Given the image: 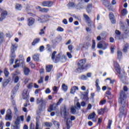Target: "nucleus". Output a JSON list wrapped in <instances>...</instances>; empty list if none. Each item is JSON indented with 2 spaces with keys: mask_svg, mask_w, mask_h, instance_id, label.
<instances>
[{
  "mask_svg": "<svg viewBox=\"0 0 129 129\" xmlns=\"http://www.w3.org/2000/svg\"><path fill=\"white\" fill-rule=\"evenodd\" d=\"M22 95L23 98L24 99H28V98H29V92H28V91L27 90H24Z\"/></svg>",
  "mask_w": 129,
  "mask_h": 129,
  "instance_id": "nucleus-18",
  "label": "nucleus"
},
{
  "mask_svg": "<svg viewBox=\"0 0 129 129\" xmlns=\"http://www.w3.org/2000/svg\"><path fill=\"white\" fill-rule=\"evenodd\" d=\"M40 42V38H36L34 40L33 42L32 43V46H35L36 44H38Z\"/></svg>",
  "mask_w": 129,
  "mask_h": 129,
  "instance_id": "nucleus-31",
  "label": "nucleus"
},
{
  "mask_svg": "<svg viewBox=\"0 0 129 129\" xmlns=\"http://www.w3.org/2000/svg\"><path fill=\"white\" fill-rule=\"evenodd\" d=\"M127 49H128V44H126L123 48V52H127Z\"/></svg>",
  "mask_w": 129,
  "mask_h": 129,
  "instance_id": "nucleus-45",
  "label": "nucleus"
},
{
  "mask_svg": "<svg viewBox=\"0 0 129 129\" xmlns=\"http://www.w3.org/2000/svg\"><path fill=\"white\" fill-rule=\"evenodd\" d=\"M92 6L93 4L92 3H90L87 6V8H86V11L87 12V13H88L89 14L91 13V9H92Z\"/></svg>",
  "mask_w": 129,
  "mask_h": 129,
  "instance_id": "nucleus-19",
  "label": "nucleus"
},
{
  "mask_svg": "<svg viewBox=\"0 0 129 129\" xmlns=\"http://www.w3.org/2000/svg\"><path fill=\"white\" fill-rule=\"evenodd\" d=\"M57 51H54L51 54V59L54 62V63H58L60 61V56H61V53H58L57 55Z\"/></svg>",
  "mask_w": 129,
  "mask_h": 129,
  "instance_id": "nucleus-4",
  "label": "nucleus"
},
{
  "mask_svg": "<svg viewBox=\"0 0 129 129\" xmlns=\"http://www.w3.org/2000/svg\"><path fill=\"white\" fill-rule=\"evenodd\" d=\"M8 16V12L5 11H3L1 14V17L0 18V21L1 22H3L5 19H6V17Z\"/></svg>",
  "mask_w": 129,
  "mask_h": 129,
  "instance_id": "nucleus-14",
  "label": "nucleus"
},
{
  "mask_svg": "<svg viewBox=\"0 0 129 129\" xmlns=\"http://www.w3.org/2000/svg\"><path fill=\"white\" fill-rule=\"evenodd\" d=\"M75 6V4H74V3H69L67 5V7L69 8V9H70V8H73V7Z\"/></svg>",
  "mask_w": 129,
  "mask_h": 129,
  "instance_id": "nucleus-43",
  "label": "nucleus"
},
{
  "mask_svg": "<svg viewBox=\"0 0 129 129\" xmlns=\"http://www.w3.org/2000/svg\"><path fill=\"white\" fill-rule=\"evenodd\" d=\"M67 55L68 56V58H69V59H71V58H72V54H71V53L69 52H67Z\"/></svg>",
  "mask_w": 129,
  "mask_h": 129,
  "instance_id": "nucleus-59",
  "label": "nucleus"
},
{
  "mask_svg": "<svg viewBox=\"0 0 129 129\" xmlns=\"http://www.w3.org/2000/svg\"><path fill=\"white\" fill-rule=\"evenodd\" d=\"M126 96L123 91L120 92V98L119 99V102L121 105L120 107L124 108L126 106Z\"/></svg>",
  "mask_w": 129,
  "mask_h": 129,
  "instance_id": "nucleus-2",
  "label": "nucleus"
},
{
  "mask_svg": "<svg viewBox=\"0 0 129 129\" xmlns=\"http://www.w3.org/2000/svg\"><path fill=\"white\" fill-rule=\"evenodd\" d=\"M15 57H11L10 54V63L12 65V64H14V58Z\"/></svg>",
  "mask_w": 129,
  "mask_h": 129,
  "instance_id": "nucleus-51",
  "label": "nucleus"
},
{
  "mask_svg": "<svg viewBox=\"0 0 129 129\" xmlns=\"http://www.w3.org/2000/svg\"><path fill=\"white\" fill-rule=\"evenodd\" d=\"M121 14L122 16H125L126 15H127V10H126V9H123L121 12Z\"/></svg>",
  "mask_w": 129,
  "mask_h": 129,
  "instance_id": "nucleus-34",
  "label": "nucleus"
},
{
  "mask_svg": "<svg viewBox=\"0 0 129 129\" xmlns=\"http://www.w3.org/2000/svg\"><path fill=\"white\" fill-rule=\"evenodd\" d=\"M37 116H36V121H39V119H40V118H41V116H40V114H41V113H39V114H38L37 113Z\"/></svg>",
  "mask_w": 129,
  "mask_h": 129,
  "instance_id": "nucleus-62",
  "label": "nucleus"
},
{
  "mask_svg": "<svg viewBox=\"0 0 129 129\" xmlns=\"http://www.w3.org/2000/svg\"><path fill=\"white\" fill-rule=\"evenodd\" d=\"M68 49L69 50H70V51L71 52V53H72V50H73V46H72V45H69Z\"/></svg>",
  "mask_w": 129,
  "mask_h": 129,
  "instance_id": "nucleus-55",
  "label": "nucleus"
},
{
  "mask_svg": "<svg viewBox=\"0 0 129 129\" xmlns=\"http://www.w3.org/2000/svg\"><path fill=\"white\" fill-rule=\"evenodd\" d=\"M61 87H62V90H63V91H64L65 92H66V91L68 89V87H67V86H66V85H65V84H63L62 85Z\"/></svg>",
  "mask_w": 129,
  "mask_h": 129,
  "instance_id": "nucleus-36",
  "label": "nucleus"
},
{
  "mask_svg": "<svg viewBox=\"0 0 129 129\" xmlns=\"http://www.w3.org/2000/svg\"><path fill=\"white\" fill-rule=\"evenodd\" d=\"M96 83V90L97 91V92H99L100 91V87L99 86V85H98V83H99V80L97 79L95 82Z\"/></svg>",
  "mask_w": 129,
  "mask_h": 129,
  "instance_id": "nucleus-23",
  "label": "nucleus"
},
{
  "mask_svg": "<svg viewBox=\"0 0 129 129\" xmlns=\"http://www.w3.org/2000/svg\"><path fill=\"white\" fill-rule=\"evenodd\" d=\"M127 111L125 108L120 107V116L121 115H126Z\"/></svg>",
  "mask_w": 129,
  "mask_h": 129,
  "instance_id": "nucleus-15",
  "label": "nucleus"
},
{
  "mask_svg": "<svg viewBox=\"0 0 129 129\" xmlns=\"http://www.w3.org/2000/svg\"><path fill=\"white\" fill-rule=\"evenodd\" d=\"M63 101V98H60V99L58 100V102L57 103H55L57 105H60V103H62V102Z\"/></svg>",
  "mask_w": 129,
  "mask_h": 129,
  "instance_id": "nucleus-50",
  "label": "nucleus"
},
{
  "mask_svg": "<svg viewBox=\"0 0 129 129\" xmlns=\"http://www.w3.org/2000/svg\"><path fill=\"white\" fill-rule=\"evenodd\" d=\"M52 69H53L52 65H47L46 66V71L48 73L51 72Z\"/></svg>",
  "mask_w": 129,
  "mask_h": 129,
  "instance_id": "nucleus-24",
  "label": "nucleus"
},
{
  "mask_svg": "<svg viewBox=\"0 0 129 129\" xmlns=\"http://www.w3.org/2000/svg\"><path fill=\"white\" fill-rule=\"evenodd\" d=\"M5 120H9L10 121L13 120V112L12 111V109L10 108L7 110Z\"/></svg>",
  "mask_w": 129,
  "mask_h": 129,
  "instance_id": "nucleus-5",
  "label": "nucleus"
},
{
  "mask_svg": "<svg viewBox=\"0 0 129 129\" xmlns=\"http://www.w3.org/2000/svg\"><path fill=\"white\" fill-rule=\"evenodd\" d=\"M110 50L111 53H112V54H113V52H114V46L111 45L110 47Z\"/></svg>",
  "mask_w": 129,
  "mask_h": 129,
  "instance_id": "nucleus-60",
  "label": "nucleus"
},
{
  "mask_svg": "<svg viewBox=\"0 0 129 129\" xmlns=\"http://www.w3.org/2000/svg\"><path fill=\"white\" fill-rule=\"evenodd\" d=\"M86 63V59H83L80 60L78 62V67L80 70L84 69V66Z\"/></svg>",
  "mask_w": 129,
  "mask_h": 129,
  "instance_id": "nucleus-8",
  "label": "nucleus"
},
{
  "mask_svg": "<svg viewBox=\"0 0 129 129\" xmlns=\"http://www.w3.org/2000/svg\"><path fill=\"white\" fill-rule=\"evenodd\" d=\"M123 31L125 34H129V29L125 28L124 26H123Z\"/></svg>",
  "mask_w": 129,
  "mask_h": 129,
  "instance_id": "nucleus-42",
  "label": "nucleus"
},
{
  "mask_svg": "<svg viewBox=\"0 0 129 129\" xmlns=\"http://www.w3.org/2000/svg\"><path fill=\"white\" fill-rule=\"evenodd\" d=\"M103 1V4L105 7H109V1L107 0H102Z\"/></svg>",
  "mask_w": 129,
  "mask_h": 129,
  "instance_id": "nucleus-35",
  "label": "nucleus"
},
{
  "mask_svg": "<svg viewBox=\"0 0 129 129\" xmlns=\"http://www.w3.org/2000/svg\"><path fill=\"white\" fill-rule=\"evenodd\" d=\"M60 115L61 117L67 120L66 123V125L64 127L67 129H70L71 126H72V120H75V116H71V120L69 119V112L67 111V107H66V106H63L61 108Z\"/></svg>",
  "mask_w": 129,
  "mask_h": 129,
  "instance_id": "nucleus-1",
  "label": "nucleus"
},
{
  "mask_svg": "<svg viewBox=\"0 0 129 129\" xmlns=\"http://www.w3.org/2000/svg\"><path fill=\"white\" fill-rule=\"evenodd\" d=\"M114 66L116 71H117V73L119 74L118 76L120 78H122V76H123V74L120 73V67H119V64L116 61L114 62Z\"/></svg>",
  "mask_w": 129,
  "mask_h": 129,
  "instance_id": "nucleus-6",
  "label": "nucleus"
},
{
  "mask_svg": "<svg viewBox=\"0 0 129 129\" xmlns=\"http://www.w3.org/2000/svg\"><path fill=\"white\" fill-rule=\"evenodd\" d=\"M20 78H19L18 76H16L14 79V82L15 83H18V82H19V80Z\"/></svg>",
  "mask_w": 129,
  "mask_h": 129,
  "instance_id": "nucleus-56",
  "label": "nucleus"
},
{
  "mask_svg": "<svg viewBox=\"0 0 129 129\" xmlns=\"http://www.w3.org/2000/svg\"><path fill=\"white\" fill-rule=\"evenodd\" d=\"M5 41V36H4V34L3 33L0 32V44L3 43Z\"/></svg>",
  "mask_w": 129,
  "mask_h": 129,
  "instance_id": "nucleus-28",
  "label": "nucleus"
},
{
  "mask_svg": "<svg viewBox=\"0 0 129 129\" xmlns=\"http://www.w3.org/2000/svg\"><path fill=\"white\" fill-rule=\"evenodd\" d=\"M0 113L2 115H5V113H6V109H2L0 110Z\"/></svg>",
  "mask_w": 129,
  "mask_h": 129,
  "instance_id": "nucleus-57",
  "label": "nucleus"
},
{
  "mask_svg": "<svg viewBox=\"0 0 129 129\" xmlns=\"http://www.w3.org/2000/svg\"><path fill=\"white\" fill-rule=\"evenodd\" d=\"M22 67H24L23 69V72L25 75L26 76H28V75L30 74V69L25 67V62H22Z\"/></svg>",
  "mask_w": 129,
  "mask_h": 129,
  "instance_id": "nucleus-11",
  "label": "nucleus"
},
{
  "mask_svg": "<svg viewBox=\"0 0 129 129\" xmlns=\"http://www.w3.org/2000/svg\"><path fill=\"white\" fill-rule=\"evenodd\" d=\"M17 48H18V44L13 43L12 44V46L11 48V57H16V54L15 53V52H16V51L17 50Z\"/></svg>",
  "mask_w": 129,
  "mask_h": 129,
  "instance_id": "nucleus-7",
  "label": "nucleus"
},
{
  "mask_svg": "<svg viewBox=\"0 0 129 129\" xmlns=\"http://www.w3.org/2000/svg\"><path fill=\"white\" fill-rule=\"evenodd\" d=\"M11 82V78H9L8 79H5L4 82H3V86L4 87H6L9 83Z\"/></svg>",
  "mask_w": 129,
  "mask_h": 129,
  "instance_id": "nucleus-20",
  "label": "nucleus"
},
{
  "mask_svg": "<svg viewBox=\"0 0 129 129\" xmlns=\"http://www.w3.org/2000/svg\"><path fill=\"white\" fill-rule=\"evenodd\" d=\"M53 90L54 93H57V92L58 91V87L57 86L53 87Z\"/></svg>",
  "mask_w": 129,
  "mask_h": 129,
  "instance_id": "nucleus-54",
  "label": "nucleus"
},
{
  "mask_svg": "<svg viewBox=\"0 0 129 129\" xmlns=\"http://www.w3.org/2000/svg\"><path fill=\"white\" fill-rule=\"evenodd\" d=\"M22 8H23V7L21 4H17L15 6V9L16 11H22Z\"/></svg>",
  "mask_w": 129,
  "mask_h": 129,
  "instance_id": "nucleus-27",
  "label": "nucleus"
},
{
  "mask_svg": "<svg viewBox=\"0 0 129 129\" xmlns=\"http://www.w3.org/2000/svg\"><path fill=\"white\" fill-rule=\"evenodd\" d=\"M40 11L41 13H48L50 10L49 8H42Z\"/></svg>",
  "mask_w": 129,
  "mask_h": 129,
  "instance_id": "nucleus-38",
  "label": "nucleus"
},
{
  "mask_svg": "<svg viewBox=\"0 0 129 129\" xmlns=\"http://www.w3.org/2000/svg\"><path fill=\"white\" fill-rule=\"evenodd\" d=\"M111 123H112V121H111V120H109L108 122V126L107 127V128L110 129V126H111Z\"/></svg>",
  "mask_w": 129,
  "mask_h": 129,
  "instance_id": "nucleus-49",
  "label": "nucleus"
},
{
  "mask_svg": "<svg viewBox=\"0 0 129 129\" xmlns=\"http://www.w3.org/2000/svg\"><path fill=\"white\" fill-rule=\"evenodd\" d=\"M106 80H108L109 83H110L111 84H113L115 81L114 80H110V79L109 78H107Z\"/></svg>",
  "mask_w": 129,
  "mask_h": 129,
  "instance_id": "nucleus-53",
  "label": "nucleus"
},
{
  "mask_svg": "<svg viewBox=\"0 0 129 129\" xmlns=\"http://www.w3.org/2000/svg\"><path fill=\"white\" fill-rule=\"evenodd\" d=\"M109 18L112 24H115V20L114 19V15L113 13L109 14Z\"/></svg>",
  "mask_w": 129,
  "mask_h": 129,
  "instance_id": "nucleus-22",
  "label": "nucleus"
},
{
  "mask_svg": "<svg viewBox=\"0 0 129 129\" xmlns=\"http://www.w3.org/2000/svg\"><path fill=\"white\" fill-rule=\"evenodd\" d=\"M34 23H35V19L33 18H30L28 19V26H33Z\"/></svg>",
  "mask_w": 129,
  "mask_h": 129,
  "instance_id": "nucleus-16",
  "label": "nucleus"
},
{
  "mask_svg": "<svg viewBox=\"0 0 129 129\" xmlns=\"http://www.w3.org/2000/svg\"><path fill=\"white\" fill-rule=\"evenodd\" d=\"M14 113L16 115H18V114H19V113H20V111H19V110L18 109V108H17L16 106H15L14 107Z\"/></svg>",
  "mask_w": 129,
  "mask_h": 129,
  "instance_id": "nucleus-33",
  "label": "nucleus"
},
{
  "mask_svg": "<svg viewBox=\"0 0 129 129\" xmlns=\"http://www.w3.org/2000/svg\"><path fill=\"white\" fill-rule=\"evenodd\" d=\"M96 115L95 112H93V113H91L88 117V119H92V118H94Z\"/></svg>",
  "mask_w": 129,
  "mask_h": 129,
  "instance_id": "nucleus-26",
  "label": "nucleus"
},
{
  "mask_svg": "<svg viewBox=\"0 0 129 129\" xmlns=\"http://www.w3.org/2000/svg\"><path fill=\"white\" fill-rule=\"evenodd\" d=\"M53 124L55 125V126H56L57 129L59 128L60 126V123H59V122H57L56 121H54Z\"/></svg>",
  "mask_w": 129,
  "mask_h": 129,
  "instance_id": "nucleus-39",
  "label": "nucleus"
},
{
  "mask_svg": "<svg viewBox=\"0 0 129 129\" xmlns=\"http://www.w3.org/2000/svg\"><path fill=\"white\" fill-rule=\"evenodd\" d=\"M66 56L65 55H62L61 56H60L59 57V61H61V62H66Z\"/></svg>",
  "mask_w": 129,
  "mask_h": 129,
  "instance_id": "nucleus-29",
  "label": "nucleus"
},
{
  "mask_svg": "<svg viewBox=\"0 0 129 129\" xmlns=\"http://www.w3.org/2000/svg\"><path fill=\"white\" fill-rule=\"evenodd\" d=\"M45 93L46 94H49V93H51V90H50V89L49 88H47L45 91Z\"/></svg>",
  "mask_w": 129,
  "mask_h": 129,
  "instance_id": "nucleus-58",
  "label": "nucleus"
},
{
  "mask_svg": "<svg viewBox=\"0 0 129 129\" xmlns=\"http://www.w3.org/2000/svg\"><path fill=\"white\" fill-rule=\"evenodd\" d=\"M35 9L36 10H38L40 12L42 11V8L39 6H36Z\"/></svg>",
  "mask_w": 129,
  "mask_h": 129,
  "instance_id": "nucleus-64",
  "label": "nucleus"
},
{
  "mask_svg": "<svg viewBox=\"0 0 129 129\" xmlns=\"http://www.w3.org/2000/svg\"><path fill=\"white\" fill-rule=\"evenodd\" d=\"M104 111H105L104 109H100L98 110V114L102 115L103 113H104Z\"/></svg>",
  "mask_w": 129,
  "mask_h": 129,
  "instance_id": "nucleus-40",
  "label": "nucleus"
},
{
  "mask_svg": "<svg viewBox=\"0 0 129 129\" xmlns=\"http://www.w3.org/2000/svg\"><path fill=\"white\" fill-rule=\"evenodd\" d=\"M57 106L58 105L56 103L51 105L49 108L48 109V111L51 112V111H53V110H56V109H57V107H58Z\"/></svg>",
  "mask_w": 129,
  "mask_h": 129,
  "instance_id": "nucleus-13",
  "label": "nucleus"
},
{
  "mask_svg": "<svg viewBox=\"0 0 129 129\" xmlns=\"http://www.w3.org/2000/svg\"><path fill=\"white\" fill-rule=\"evenodd\" d=\"M41 128V125H40V122L39 121H36V129Z\"/></svg>",
  "mask_w": 129,
  "mask_h": 129,
  "instance_id": "nucleus-47",
  "label": "nucleus"
},
{
  "mask_svg": "<svg viewBox=\"0 0 129 129\" xmlns=\"http://www.w3.org/2000/svg\"><path fill=\"white\" fill-rule=\"evenodd\" d=\"M44 124L46 127H51V126L53 125V124L51 122H45L44 123Z\"/></svg>",
  "mask_w": 129,
  "mask_h": 129,
  "instance_id": "nucleus-32",
  "label": "nucleus"
},
{
  "mask_svg": "<svg viewBox=\"0 0 129 129\" xmlns=\"http://www.w3.org/2000/svg\"><path fill=\"white\" fill-rule=\"evenodd\" d=\"M79 88H78V87L74 86L71 88L70 92L71 94H74L76 92V90H79Z\"/></svg>",
  "mask_w": 129,
  "mask_h": 129,
  "instance_id": "nucleus-21",
  "label": "nucleus"
},
{
  "mask_svg": "<svg viewBox=\"0 0 129 129\" xmlns=\"http://www.w3.org/2000/svg\"><path fill=\"white\" fill-rule=\"evenodd\" d=\"M80 78L82 80H86L87 79V77H86V76L82 75L80 77Z\"/></svg>",
  "mask_w": 129,
  "mask_h": 129,
  "instance_id": "nucleus-52",
  "label": "nucleus"
},
{
  "mask_svg": "<svg viewBox=\"0 0 129 129\" xmlns=\"http://www.w3.org/2000/svg\"><path fill=\"white\" fill-rule=\"evenodd\" d=\"M57 32H64V29L60 26H58L56 29Z\"/></svg>",
  "mask_w": 129,
  "mask_h": 129,
  "instance_id": "nucleus-46",
  "label": "nucleus"
},
{
  "mask_svg": "<svg viewBox=\"0 0 129 129\" xmlns=\"http://www.w3.org/2000/svg\"><path fill=\"white\" fill-rule=\"evenodd\" d=\"M4 74L6 77H9V75H10V73L9 72V71H8L7 69H5L4 70Z\"/></svg>",
  "mask_w": 129,
  "mask_h": 129,
  "instance_id": "nucleus-41",
  "label": "nucleus"
},
{
  "mask_svg": "<svg viewBox=\"0 0 129 129\" xmlns=\"http://www.w3.org/2000/svg\"><path fill=\"white\" fill-rule=\"evenodd\" d=\"M41 6L46 8H51L53 6V2L44 1L41 2Z\"/></svg>",
  "mask_w": 129,
  "mask_h": 129,
  "instance_id": "nucleus-9",
  "label": "nucleus"
},
{
  "mask_svg": "<svg viewBox=\"0 0 129 129\" xmlns=\"http://www.w3.org/2000/svg\"><path fill=\"white\" fill-rule=\"evenodd\" d=\"M32 87H33V83H31L27 85V88H28L29 89H31Z\"/></svg>",
  "mask_w": 129,
  "mask_h": 129,
  "instance_id": "nucleus-63",
  "label": "nucleus"
},
{
  "mask_svg": "<svg viewBox=\"0 0 129 129\" xmlns=\"http://www.w3.org/2000/svg\"><path fill=\"white\" fill-rule=\"evenodd\" d=\"M71 112L73 114H75V113L76 112V106H72L71 107Z\"/></svg>",
  "mask_w": 129,
  "mask_h": 129,
  "instance_id": "nucleus-30",
  "label": "nucleus"
},
{
  "mask_svg": "<svg viewBox=\"0 0 129 129\" xmlns=\"http://www.w3.org/2000/svg\"><path fill=\"white\" fill-rule=\"evenodd\" d=\"M43 77H40L39 80L38 81V83L40 84L41 83H43Z\"/></svg>",
  "mask_w": 129,
  "mask_h": 129,
  "instance_id": "nucleus-61",
  "label": "nucleus"
},
{
  "mask_svg": "<svg viewBox=\"0 0 129 129\" xmlns=\"http://www.w3.org/2000/svg\"><path fill=\"white\" fill-rule=\"evenodd\" d=\"M36 102L37 104H44V100L43 99L37 98L36 100Z\"/></svg>",
  "mask_w": 129,
  "mask_h": 129,
  "instance_id": "nucleus-25",
  "label": "nucleus"
},
{
  "mask_svg": "<svg viewBox=\"0 0 129 129\" xmlns=\"http://www.w3.org/2000/svg\"><path fill=\"white\" fill-rule=\"evenodd\" d=\"M44 30H46V27H44L43 29L40 30L39 35H43V34H45V31H44Z\"/></svg>",
  "mask_w": 129,
  "mask_h": 129,
  "instance_id": "nucleus-48",
  "label": "nucleus"
},
{
  "mask_svg": "<svg viewBox=\"0 0 129 129\" xmlns=\"http://www.w3.org/2000/svg\"><path fill=\"white\" fill-rule=\"evenodd\" d=\"M50 18H51V16L49 15H42L40 17H38L37 21L39 23H47V22H49Z\"/></svg>",
  "mask_w": 129,
  "mask_h": 129,
  "instance_id": "nucleus-3",
  "label": "nucleus"
},
{
  "mask_svg": "<svg viewBox=\"0 0 129 129\" xmlns=\"http://www.w3.org/2000/svg\"><path fill=\"white\" fill-rule=\"evenodd\" d=\"M39 56H40V54L35 53L33 55L32 58L33 59L34 61H35V62H38V61L40 60V58L39 57Z\"/></svg>",
  "mask_w": 129,
  "mask_h": 129,
  "instance_id": "nucleus-17",
  "label": "nucleus"
},
{
  "mask_svg": "<svg viewBox=\"0 0 129 129\" xmlns=\"http://www.w3.org/2000/svg\"><path fill=\"white\" fill-rule=\"evenodd\" d=\"M46 105L45 104H41L38 106V110L37 111V113L39 114V113H41L42 111H43L45 108Z\"/></svg>",
  "mask_w": 129,
  "mask_h": 129,
  "instance_id": "nucleus-12",
  "label": "nucleus"
},
{
  "mask_svg": "<svg viewBox=\"0 0 129 129\" xmlns=\"http://www.w3.org/2000/svg\"><path fill=\"white\" fill-rule=\"evenodd\" d=\"M108 47V43L106 42H104L102 44L101 43H98L97 44V48L99 49H103V50H106Z\"/></svg>",
  "mask_w": 129,
  "mask_h": 129,
  "instance_id": "nucleus-10",
  "label": "nucleus"
},
{
  "mask_svg": "<svg viewBox=\"0 0 129 129\" xmlns=\"http://www.w3.org/2000/svg\"><path fill=\"white\" fill-rule=\"evenodd\" d=\"M19 59H17L15 61V65L13 66L14 68H18V67H20V64L18 63Z\"/></svg>",
  "mask_w": 129,
  "mask_h": 129,
  "instance_id": "nucleus-44",
  "label": "nucleus"
},
{
  "mask_svg": "<svg viewBox=\"0 0 129 129\" xmlns=\"http://www.w3.org/2000/svg\"><path fill=\"white\" fill-rule=\"evenodd\" d=\"M117 56H118V59H121V57H122V53L121 51L118 50L117 52Z\"/></svg>",
  "mask_w": 129,
  "mask_h": 129,
  "instance_id": "nucleus-37",
  "label": "nucleus"
}]
</instances>
